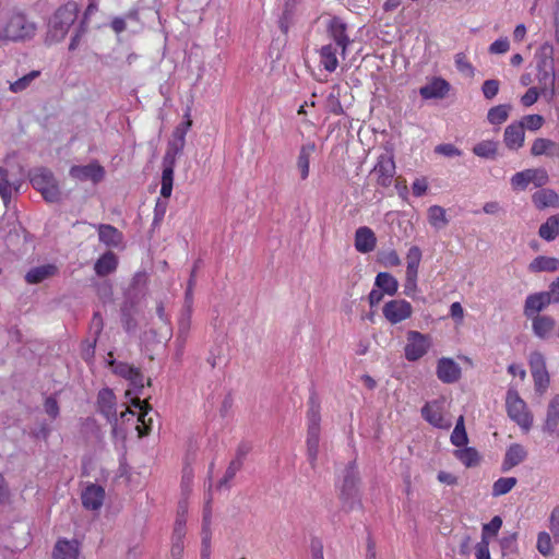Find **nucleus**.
Wrapping results in <instances>:
<instances>
[{
	"instance_id": "1",
	"label": "nucleus",
	"mask_w": 559,
	"mask_h": 559,
	"mask_svg": "<svg viewBox=\"0 0 559 559\" xmlns=\"http://www.w3.org/2000/svg\"><path fill=\"white\" fill-rule=\"evenodd\" d=\"M361 483L356 461H350L343 475V481L340 487L338 499L342 503V510L346 513L355 508H362L359 485Z\"/></svg>"
},
{
	"instance_id": "2",
	"label": "nucleus",
	"mask_w": 559,
	"mask_h": 559,
	"mask_svg": "<svg viewBox=\"0 0 559 559\" xmlns=\"http://www.w3.org/2000/svg\"><path fill=\"white\" fill-rule=\"evenodd\" d=\"M79 5L75 2H68L61 5L52 15L48 24L46 43L53 44L64 39L69 28L78 19Z\"/></svg>"
},
{
	"instance_id": "3",
	"label": "nucleus",
	"mask_w": 559,
	"mask_h": 559,
	"mask_svg": "<svg viewBox=\"0 0 559 559\" xmlns=\"http://www.w3.org/2000/svg\"><path fill=\"white\" fill-rule=\"evenodd\" d=\"M29 182L49 203L61 201V192L51 170L45 167H37L29 170Z\"/></svg>"
},
{
	"instance_id": "4",
	"label": "nucleus",
	"mask_w": 559,
	"mask_h": 559,
	"mask_svg": "<svg viewBox=\"0 0 559 559\" xmlns=\"http://www.w3.org/2000/svg\"><path fill=\"white\" fill-rule=\"evenodd\" d=\"M506 407L508 416L522 429L528 430L532 427L533 415L527 411V405L521 399L519 392L512 388L507 393Z\"/></svg>"
},
{
	"instance_id": "5",
	"label": "nucleus",
	"mask_w": 559,
	"mask_h": 559,
	"mask_svg": "<svg viewBox=\"0 0 559 559\" xmlns=\"http://www.w3.org/2000/svg\"><path fill=\"white\" fill-rule=\"evenodd\" d=\"M35 29V24L29 22L23 13H15L0 32V39L24 40L33 37Z\"/></svg>"
},
{
	"instance_id": "6",
	"label": "nucleus",
	"mask_w": 559,
	"mask_h": 559,
	"mask_svg": "<svg viewBox=\"0 0 559 559\" xmlns=\"http://www.w3.org/2000/svg\"><path fill=\"white\" fill-rule=\"evenodd\" d=\"M133 390H128L126 392L127 396H130L131 393L135 395V399H130L131 406L139 409L136 420L141 423V425L136 426L139 438L147 437L152 431V418L146 419V416L152 411V406L146 400H140L139 395L142 394V389L144 386H132Z\"/></svg>"
},
{
	"instance_id": "7",
	"label": "nucleus",
	"mask_w": 559,
	"mask_h": 559,
	"mask_svg": "<svg viewBox=\"0 0 559 559\" xmlns=\"http://www.w3.org/2000/svg\"><path fill=\"white\" fill-rule=\"evenodd\" d=\"M116 395L109 386H104L97 395L98 412L105 416L111 425V432L117 431V409Z\"/></svg>"
},
{
	"instance_id": "8",
	"label": "nucleus",
	"mask_w": 559,
	"mask_h": 559,
	"mask_svg": "<svg viewBox=\"0 0 559 559\" xmlns=\"http://www.w3.org/2000/svg\"><path fill=\"white\" fill-rule=\"evenodd\" d=\"M430 346L429 336L417 331H408L405 357L409 361L421 358Z\"/></svg>"
},
{
	"instance_id": "9",
	"label": "nucleus",
	"mask_w": 559,
	"mask_h": 559,
	"mask_svg": "<svg viewBox=\"0 0 559 559\" xmlns=\"http://www.w3.org/2000/svg\"><path fill=\"white\" fill-rule=\"evenodd\" d=\"M384 318L392 324L400 323L412 316V305L404 299L388 301L382 309Z\"/></svg>"
},
{
	"instance_id": "10",
	"label": "nucleus",
	"mask_w": 559,
	"mask_h": 559,
	"mask_svg": "<svg viewBox=\"0 0 559 559\" xmlns=\"http://www.w3.org/2000/svg\"><path fill=\"white\" fill-rule=\"evenodd\" d=\"M372 173L377 175V183L381 187H389L395 175V163L392 155L381 154L374 165Z\"/></svg>"
},
{
	"instance_id": "11",
	"label": "nucleus",
	"mask_w": 559,
	"mask_h": 559,
	"mask_svg": "<svg viewBox=\"0 0 559 559\" xmlns=\"http://www.w3.org/2000/svg\"><path fill=\"white\" fill-rule=\"evenodd\" d=\"M69 174L72 178L80 181L91 180L94 183H98L105 177V169L98 163H91L83 166H72Z\"/></svg>"
},
{
	"instance_id": "12",
	"label": "nucleus",
	"mask_w": 559,
	"mask_h": 559,
	"mask_svg": "<svg viewBox=\"0 0 559 559\" xmlns=\"http://www.w3.org/2000/svg\"><path fill=\"white\" fill-rule=\"evenodd\" d=\"M251 451V445L248 442H240L236 450V457L229 463L226 468L225 475L218 481L217 487L222 488L235 477L236 473L241 469L243 460L247 454Z\"/></svg>"
},
{
	"instance_id": "13",
	"label": "nucleus",
	"mask_w": 559,
	"mask_h": 559,
	"mask_svg": "<svg viewBox=\"0 0 559 559\" xmlns=\"http://www.w3.org/2000/svg\"><path fill=\"white\" fill-rule=\"evenodd\" d=\"M109 367L116 376L129 381V384H144L141 369L123 361L109 360Z\"/></svg>"
},
{
	"instance_id": "14",
	"label": "nucleus",
	"mask_w": 559,
	"mask_h": 559,
	"mask_svg": "<svg viewBox=\"0 0 559 559\" xmlns=\"http://www.w3.org/2000/svg\"><path fill=\"white\" fill-rule=\"evenodd\" d=\"M105 499V489L102 485L90 484L81 493L82 504L86 510L97 511L102 508Z\"/></svg>"
},
{
	"instance_id": "15",
	"label": "nucleus",
	"mask_w": 559,
	"mask_h": 559,
	"mask_svg": "<svg viewBox=\"0 0 559 559\" xmlns=\"http://www.w3.org/2000/svg\"><path fill=\"white\" fill-rule=\"evenodd\" d=\"M330 36L342 48L344 53L350 40L347 36V24L338 16H333L328 25Z\"/></svg>"
},
{
	"instance_id": "16",
	"label": "nucleus",
	"mask_w": 559,
	"mask_h": 559,
	"mask_svg": "<svg viewBox=\"0 0 559 559\" xmlns=\"http://www.w3.org/2000/svg\"><path fill=\"white\" fill-rule=\"evenodd\" d=\"M524 122H512L509 124L503 134V142L509 150L516 151L524 144Z\"/></svg>"
},
{
	"instance_id": "17",
	"label": "nucleus",
	"mask_w": 559,
	"mask_h": 559,
	"mask_svg": "<svg viewBox=\"0 0 559 559\" xmlns=\"http://www.w3.org/2000/svg\"><path fill=\"white\" fill-rule=\"evenodd\" d=\"M437 376L444 383H452L460 379L461 368L452 358H441L437 366Z\"/></svg>"
},
{
	"instance_id": "18",
	"label": "nucleus",
	"mask_w": 559,
	"mask_h": 559,
	"mask_svg": "<svg viewBox=\"0 0 559 559\" xmlns=\"http://www.w3.org/2000/svg\"><path fill=\"white\" fill-rule=\"evenodd\" d=\"M98 239L109 248H118L123 242V234L110 224H98Z\"/></svg>"
},
{
	"instance_id": "19",
	"label": "nucleus",
	"mask_w": 559,
	"mask_h": 559,
	"mask_svg": "<svg viewBox=\"0 0 559 559\" xmlns=\"http://www.w3.org/2000/svg\"><path fill=\"white\" fill-rule=\"evenodd\" d=\"M530 367L534 379V384H548L549 374L546 369V362L543 354L533 352L530 355Z\"/></svg>"
},
{
	"instance_id": "20",
	"label": "nucleus",
	"mask_w": 559,
	"mask_h": 559,
	"mask_svg": "<svg viewBox=\"0 0 559 559\" xmlns=\"http://www.w3.org/2000/svg\"><path fill=\"white\" fill-rule=\"evenodd\" d=\"M450 84L442 78H435L430 83L419 88L424 99L443 98L450 91Z\"/></svg>"
},
{
	"instance_id": "21",
	"label": "nucleus",
	"mask_w": 559,
	"mask_h": 559,
	"mask_svg": "<svg viewBox=\"0 0 559 559\" xmlns=\"http://www.w3.org/2000/svg\"><path fill=\"white\" fill-rule=\"evenodd\" d=\"M156 313L158 318L164 322L165 326L159 329V332L155 329H151L145 333L147 341L153 340L154 342L162 344L166 343L171 337V329L168 326V318L165 313V307L163 302H159L156 307Z\"/></svg>"
},
{
	"instance_id": "22",
	"label": "nucleus",
	"mask_w": 559,
	"mask_h": 559,
	"mask_svg": "<svg viewBox=\"0 0 559 559\" xmlns=\"http://www.w3.org/2000/svg\"><path fill=\"white\" fill-rule=\"evenodd\" d=\"M551 302L545 292L531 294L524 302V316L534 318L537 313L547 308Z\"/></svg>"
},
{
	"instance_id": "23",
	"label": "nucleus",
	"mask_w": 559,
	"mask_h": 559,
	"mask_svg": "<svg viewBox=\"0 0 559 559\" xmlns=\"http://www.w3.org/2000/svg\"><path fill=\"white\" fill-rule=\"evenodd\" d=\"M377 245V238L371 228L359 227L355 233V248L360 253L371 252Z\"/></svg>"
},
{
	"instance_id": "24",
	"label": "nucleus",
	"mask_w": 559,
	"mask_h": 559,
	"mask_svg": "<svg viewBox=\"0 0 559 559\" xmlns=\"http://www.w3.org/2000/svg\"><path fill=\"white\" fill-rule=\"evenodd\" d=\"M527 456V451L520 443H512L506 451L501 465L502 472H508L512 467L522 463Z\"/></svg>"
},
{
	"instance_id": "25",
	"label": "nucleus",
	"mask_w": 559,
	"mask_h": 559,
	"mask_svg": "<svg viewBox=\"0 0 559 559\" xmlns=\"http://www.w3.org/2000/svg\"><path fill=\"white\" fill-rule=\"evenodd\" d=\"M118 267V257L115 252L108 250L102 254L94 264V271L97 276L105 277Z\"/></svg>"
},
{
	"instance_id": "26",
	"label": "nucleus",
	"mask_w": 559,
	"mask_h": 559,
	"mask_svg": "<svg viewBox=\"0 0 559 559\" xmlns=\"http://www.w3.org/2000/svg\"><path fill=\"white\" fill-rule=\"evenodd\" d=\"M538 174H542V179H543V180H539L538 182H536V186L539 187L546 182L547 175L544 170H538V169H526L524 171L516 173L511 178V183H512L513 188L523 190L528 186L530 182L535 181L536 175H538Z\"/></svg>"
},
{
	"instance_id": "27",
	"label": "nucleus",
	"mask_w": 559,
	"mask_h": 559,
	"mask_svg": "<svg viewBox=\"0 0 559 559\" xmlns=\"http://www.w3.org/2000/svg\"><path fill=\"white\" fill-rule=\"evenodd\" d=\"M320 425H308L307 429V455L308 460L314 468L316 461L319 453V441H320Z\"/></svg>"
},
{
	"instance_id": "28",
	"label": "nucleus",
	"mask_w": 559,
	"mask_h": 559,
	"mask_svg": "<svg viewBox=\"0 0 559 559\" xmlns=\"http://www.w3.org/2000/svg\"><path fill=\"white\" fill-rule=\"evenodd\" d=\"M135 302L132 299H126L120 307L121 324L127 333H134L138 322L134 318Z\"/></svg>"
},
{
	"instance_id": "29",
	"label": "nucleus",
	"mask_w": 559,
	"mask_h": 559,
	"mask_svg": "<svg viewBox=\"0 0 559 559\" xmlns=\"http://www.w3.org/2000/svg\"><path fill=\"white\" fill-rule=\"evenodd\" d=\"M78 545L75 539L72 542L64 538L58 539L52 551L53 559H78Z\"/></svg>"
},
{
	"instance_id": "30",
	"label": "nucleus",
	"mask_w": 559,
	"mask_h": 559,
	"mask_svg": "<svg viewBox=\"0 0 559 559\" xmlns=\"http://www.w3.org/2000/svg\"><path fill=\"white\" fill-rule=\"evenodd\" d=\"M58 272V267L55 264H44L39 266L32 267L25 274V281L28 284H39L45 280L56 275Z\"/></svg>"
},
{
	"instance_id": "31",
	"label": "nucleus",
	"mask_w": 559,
	"mask_h": 559,
	"mask_svg": "<svg viewBox=\"0 0 559 559\" xmlns=\"http://www.w3.org/2000/svg\"><path fill=\"white\" fill-rule=\"evenodd\" d=\"M316 150L317 146L314 142H308L300 146L297 158V168L300 171V178L302 180L307 179L309 176L310 156L316 152Z\"/></svg>"
},
{
	"instance_id": "32",
	"label": "nucleus",
	"mask_w": 559,
	"mask_h": 559,
	"mask_svg": "<svg viewBox=\"0 0 559 559\" xmlns=\"http://www.w3.org/2000/svg\"><path fill=\"white\" fill-rule=\"evenodd\" d=\"M533 203L539 210L559 207V195L551 189H540L533 194Z\"/></svg>"
},
{
	"instance_id": "33",
	"label": "nucleus",
	"mask_w": 559,
	"mask_h": 559,
	"mask_svg": "<svg viewBox=\"0 0 559 559\" xmlns=\"http://www.w3.org/2000/svg\"><path fill=\"white\" fill-rule=\"evenodd\" d=\"M186 142L170 139L167 144L166 153L163 157V168L175 169L176 159L178 155H181L185 148Z\"/></svg>"
},
{
	"instance_id": "34",
	"label": "nucleus",
	"mask_w": 559,
	"mask_h": 559,
	"mask_svg": "<svg viewBox=\"0 0 559 559\" xmlns=\"http://www.w3.org/2000/svg\"><path fill=\"white\" fill-rule=\"evenodd\" d=\"M8 235L5 236L7 241H12L13 237L19 238L20 233L24 234V237L28 234L26 229L17 222L14 214L10 215L8 218L3 216L0 221V230L7 231Z\"/></svg>"
},
{
	"instance_id": "35",
	"label": "nucleus",
	"mask_w": 559,
	"mask_h": 559,
	"mask_svg": "<svg viewBox=\"0 0 559 559\" xmlns=\"http://www.w3.org/2000/svg\"><path fill=\"white\" fill-rule=\"evenodd\" d=\"M559 421V395H556L548 404L546 420L543 426L545 432L556 431Z\"/></svg>"
},
{
	"instance_id": "36",
	"label": "nucleus",
	"mask_w": 559,
	"mask_h": 559,
	"mask_svg": "<svg viewBox=\"0 0 559 559\" xmlns=\"http://www.w3.org/2000/svg\"><path fill=\"white\" fill-rule=\"evenodd\" d=\"M374 286L384 294L394 296L399 289V282L391 273L380 272L376 276Z\"/></svg>"
},
{
	"instance_id": "37",
	"label": "nucleus",
	"mask_w": 559,
	"mask_h": 559,
	"mask_svg": "<svg viewBox=\"0 0 559 559\" xmlns=\"http://www.w3.org/2000/svg\"><path fill=\"white\" fill-rule=\"evenodd\" d=\"M453 454L468 468L477 466L481 461L479 452L474 447L465 445L454 450Z\"/></svg>"
},
{
	"instance_id": "38",
	"label": "nucleus",
	"mask_w": 559,
	"mask_h": 559,
	"mask_svg": "<svg viewBox=\"0 0 559 559\" xmlns=\"http://www.w3.org/2000/svg\"><path fill=\"white\" fill-rule=\"evenodd\" d=\"M538 235L546 241H552L559 236V214L549 216L545 223L539 226Z\"/></svg>"
},
{
	"instance_id": "39",
	"label": "nucleus",
	"mask_w": 559,
	"mask_h": 559,
	"mask_svg": "<svg viewBox=\"0 0 559 559\" xmlns=\"http://www.w3.org/2000/svg\"><path fill=\"white\" fill-rule=\"evenodd\" d=\"M535 59L537 69L550 70L555 68L554 47L548 43L543 44L536 51Z\"/></svg>"
},
{
	"instance_id": "40",
	"label": "nucleus",
	"mask_w": 559,
	"mask_h": 559,
	"mask_svg": "<svg viewBox=\"0 0 559 559\" xmlns=\"http://www.w3.org/2000/svg\"><path fill=\"white\" fill-rule=\"evenodd\" d=\"M531 272H555L559 269V260L552 257L538 255L528 265Z\"/></svg>"
},
{
	"instance_id": "41",
	"label": "nucleus",
	"mask_w": 559,
	"mask_h": 559,
	"mask_svg": "<svg viewBox=\"0 0 559 559\" xmlns=\"http://www.w3.org/2000/svg\"><path fill=\"white\" fill-rule=\"evenodd\" d=\"M555 324V320L549 316H535L533 318V331L540 338H546L554 330Z\"/></svg>"
},
{
	"instance_id": "42",
	"label": "nucleus",
	"mask_w": 559,
	"mask_h": 559,
	"mask_svg": "<svg viewBox=\"0 0 559 559\" xmlns=\"http://www.w3.org/2000/svg\"><path fill=\"white\" fill-rule=\"evenodd\" d=\"M423 418L436 428L448 429L451 424L445 423L442 414L432 408V404H425L421 408Z\"/></svg>"
},
{
	"instance_id": "43",
	"label": "nucleus",
	"mask_w": 559,
	"mask_h": 559,
	"mask_svg": "<svg viewBox=\"0 0 559 559\" xmlns=\"http://www.w3.org/2000/svg\"><path fill=\"white\" fill-rule=\"evenodd\" d=\"M473 153L481 158L495 159L498 154V142L492 140L481 141L473 146Z\"/></svg>"
},
{
	"instance_id": "44",
	"label": "nucleus",
	"mask_w": 559,
	"mask_h": 559,
	"mask_svg": "<svg viewBox=\"0 0 559 559\" xmlns=\"http://www.w3.org/2000/svg\"><path fill=\"white\" fill-rule=\"evenodd\" d=\"M188 514L187 498H181L177 506V518L174 526V534L178 536H186V523Z\"/></svg>"
},
{
	"instance_id": "45",
	"label": "nucleus",
	"mask_w": 559,
	"mask_h": 559,
	"mask_svg": "<svg viewBox=\"0 0 559 559\" xmlns=\"http://www.w3.org/2000/svg\"><path fill=\"white\" fill-rule=\"evenodd\" d=\"M296 0H286L283 9V13L278 19V26L284 34H287L290 25L294 24V15L296 8Z\"/></svg>"
},
{
	"instance_id": "46",
	"label": "nucleus",
	"mask_w": 559,
	"mask_h": 559,
	"mask_svg": "<svg viewBox=\"0 0 559 559\" xmlns=\"http://www.w3.org/2000/svg\"><path fill=\"white\" fill-rule=\"evenodd\" d=\"M450 441L453 445L463 448L468 443V435L466 432L464 417L460 416L456 420L455 427L451 433Z\"/></svg>"
},
{
	"instance_id": "47",
	"label": "nucleus",
	"mask_w": 559,
	"mask_h": 559,
	"mask_svg": "<svg viewBox=\"0 0 559 559\" xmlns=\"http://www.w3.org/2000/svg\"><path fill=\"white\" fill-rule=\"evenodd\" d=\"M320 400L316 390L310 391L309 409L307 412L308 425H320L321 423Z\"/></svg>"
},
{
	"instance_id": "48",
	"label": "nucleus",
	"mask_w": 559,
	"mask_h": 559,
	"mask_svg": "<svg viewBox=\"0 0 559 559\" xmlns=\"http://www.w3.org/2000/svg\"><path fill=\"white\" fill-rule=\"evenodd\" d=\"M192 310L182 309L178 321L177 340L183 345L189 336L191 329Z\"/></svg>"
},
{
	"instance_id": "49",
	"label": "nucleus",
	"mask_w": 559,
	"mask_h": 559,
	"mask_svg": "<svg viewBox=\"0 0 559 559\" xmlns=\"http://www.w3.org/2000/svg\"><path fill=\"white\" fill-rule=\"evenodd\" d=\"M555 68L550 70L537 69V80L539 83V90L543 94H546L547 91H550L554 94L555 86Z\"/></svg>"
},
{
	"instance_id": "50",
	"label": "nucleus",
	"mask_w": 559,
	"mask_h": 559,
	"mask_svg": "<svg viewBox=\"0 0 559 559\" xmlns=\"http://www.w3.org/2000/svg\"><path fill=\"white\" fill-rule=\"evenodd\" d=\"M511 105L509 104H501L497 105L495 107H491L488 110L487 119L491 124H501L504 121H507L509 117V112L511 110Z\"/></svg>"
},
{
	"instance_id": "51",
	"label": "nucleus",
	"mask_w": 559,
	"mask_h": 559,
	"mask_svg": "<svg viewBox=\"0 0 559 559\" xmlns=\"http://www.w3.org/2000/svg\"><path fill=\"white\" fill-rule=\"evenodd\" d=\"M321 63L329 72H333L337 67L336 49L332 45H325L320 49Z\"/></svg>"
},
{
	"instance_id": "52",
	"label": "nucleus",
	"mask_w": 559,
	"mask_h": 559,
	"mask_svg": "<svg viewBox=\"0 0 559 559\" xmlns=\"http://www.w3.org/2000/svg\"><path fill=\"white\" fill-rule=\"evenodd\" d=\"M518 479L515 477H500L492 485L491 495L493 497H500L510 492L515 485Z\"/></svg>"
},
{
	"instance_id": "53",
	"label": "nucleus",
	"mask_w": 559,
	"mask_h": 559,
	"mask_svg": "<svg viewBox=\"0 0 559 559\" xmlns=\"http://www.w3.org/2000/svg\"><path fill=\"white\" fill-rule=\"evenodd\" d=\"M558 145L556 142L549 139L537 138L531 148V154L534 156H539L543 154L552 155V150L557 148Z\"/></svg>"
},
{
	"instance_id": "54",
	"label": "nucleus",
	"mask_w": 559,
	"mask_h": 559,
	"mask_svg": "<svg viewBox=\"0 0 559 559\" xmlns=\"http://www.w3.org/2000/svg\"><path fill=\"white\" fill-rule=\"evenodd\" d=\"M428 219L430 225L436 228H442L449 223L445 216V210L440 205H431L428 209Z\"/></svg>"
},
{
	"instance_id": "55",
	"label": "nucleus",
	"mask_w": 559,
	"mask_h": 559,
	"mask_svg": "<svg viewBox=\"0 0 559 559\" xmlns=\"http://www.w3.org/2000/svg\"><path fill=\"white\" fill-rule=\"evenodd\" d=\"M0 195L8 209L12 197V185L9 180V171L3 167H0Z\"/></svg>"
},
{
	"instance_id": "56",
	"label": "nucleus",
	"mask_w": 559,
	"mask_h": 559,
	"mask_svg": "<svg viewBox=\"0 0 559 559\" xmlns=\"http://www.w3.org/2000/svg\"><path fill=\"white\" fill-rule=\"evenodd\" d=\"M406 260H407L406 274L417 275L419 263L421 260L420 248L417 246H412L408 249Z\"/></svg>"
},
{
	"instance_id": "57",
	"label": "nucleus",
	"mask_w": 559,
	"mask_h": 559,
	"mask_svg": "<svg viewBox=\"0 0 559 559\" xmlns=\"http://www.w3.org/2000/svg\"><path fill=\"white\" fill-rule=\"evenodd\" d=\"M519 537L518 532H513L509 534L508 536H503L499 539V546L501 549V556L502 558H506L510 554H518L519 548L516 545V540Z\"/></svg>"
},
{
	"instance_id": "58",
	"label": "nucleus",
	"mask_w": 559,
	"mask_h": 559,
	"mask_svg": "<svg viewBox=\"0 0 559 559\" xmlns=\"http://www.w3.org/2000/svg\"><path fill=\"white\" fill-rule=\"evenodd\" d=\"M502 519L500 515H495L488 523L481 527V539L490 542L491 537H496L502 526Z\"/></svg>"
},
{
	"instance_id": "59",
	"label": "nucleus",
	"mask_w": 559,
	"mask_h": 559,
	"mask_svg": "<svg viewBox=\"0 0 559 559\" xmlns=\"http://www.w3.org/2000/svg\"><path fill=\"white\" fill-rule=\"evenodd\" d=\"M40 72L33 70L29 73L25 74L24 76L20 78L15 82L10 84V91L13 93H20L26 90L29 84L39 76Z\"/></svg>"
},
{
	"instance_id": "60",
	"label": "nucleus",
	"mask_w": 559,
	"mask_h": 559,
	"mask_svg": "<svg viewBox=\"0 0 559 559\" xmlns=\"http://www.w3.org/2000/svg\"><path fill=\"white\" fill-rule=\"evenodd\" d=\"M61 392L62 390L56 392L55 394L47 395L45 397L44 411L51 419H56L60 414L57 395H59Z\"/></svg>"
},
{
	"instance_id": "61",
	"label": "nucleus",
	"mask_w": 559,
	"mask_h": 559,
	"mask_svg": "<svg viewBox=\"0 0 559 559\" xmlns=\"http://www.w3.org/2000/svg\"><path fill=\"white\" fill-rule=\"evenodd\" d=\"M173 185H174V169L163 168L160 195L164 199H168L171 195Z\"/></svg>"
},
{
	"instance_id": "62",
	"label": "nucleus",
	"mask_w": 559,
	"mask_h": 559,
	"mask_svg": "<svg viewBox=\"0 0 559 559\" xmlns=\"http://www.w3.org/2000/svg\"><path fill=\"white\" fill-rule=\"evenodd\" d=\"M378 262L385 267L399 266L401 259L395 250L379 251Z\"/></svg>"
},
{
	"instance_id": "63",
	"label": "nucleus",
	"mask_w": 559,
	"mask_h": 559,
	"mask_svg": "<svg viewBox=\"0 0 559 559\" xmlns=\"http://www.w3.org/2000/svg\"><path fill=\"white\" fill-rule=\"evenodd\" d=\"M212 496L210 495L207 500L204 503L203 507V516H202V536H209L211 537V519H212Z\"/></svg>"
},
{
	"instance_id": "64",
	"label": "nucleus",
	"mask_w": 559,
	"mask_h": 559,
	"mask_svg": "<svg viewBox=\"0 0 559 559\" xmlns=\"http://www.w3.org/2000/svg\"><path fill=\"white\" fill-rule=\"evenodd\" d=\"M537 550L545 557L552 555V544L547 532H540L537 536Z\"/></svg>"
}]
</instances>
